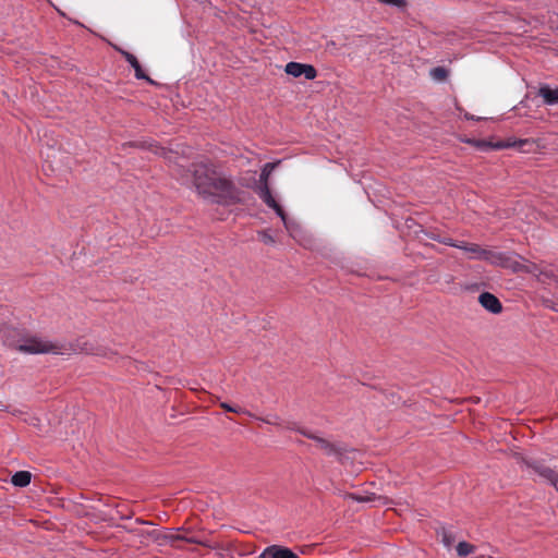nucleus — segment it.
I'll return each mask as SVG.
<instances>
[{"mask_svg": "<svg viewBox=\"0 0 558 558\" xmlns=\"http://www.w3.org/2000/svg\"><path fill=\"white\" fill-rule=\"evenodd\" d=\"M193 185L205 201L230 205L243 201L242 192L211 163H195L192 169Z\"/></svg>", "mask_w": 558, "mask_h": 558, "instance_id": "nucleus-1", "label": "nucleus"}, {"mask_svg": "<svg viewBox=\"0 0 558 558\" xmlns=\"http://www.w3.org/2000/svg\"><path fill=\"white\" fill-rule=\"evenodd\" d=\"M17 350L27 354H64L69 351L64 343L39 336L24 339Z\"/></svg>", "mask_w": 558, "mask_h": 558, "instance_id": "nucleus-2", "label": "nucleus"}, {"mask_svg": "<svg viewBox=\"0 0 558 558\" xmlns=\"http://www.w3.org/2000/svg\"><path fill=\"white\" fill-rule=\"evenodd\" d=\"M519 459L526 465L529 470L539 475L544 481L553 485L558 492V473L556 471L546 465L544 461L537 459L526 457H519Z\"/></svg>", "mask_w": 558, "mask_h": 558, "instance_id": "nucleus-3", "label": "nucleus"}, {"mask_svg": "<svg viewBox=\"0 0 558 558\" xmlns=\"http://www.w3.org/2000/svg\"><path fill=\"white\" fill-rule=\"evenodd\" d=\"M263 202L268 207L272 208L276 211V214L282 220L283 226L287 229V231L290 233L291 236L295 238L298 232H299V230H300L299 223L296 221H294V220L288 219V217H287L286 213L283 211L282 207L276 202V199L272 196L271 192L269 190H267L266 187L264 189V192H263Z\"/></svg>", "mask_w": 558, "mask_h": 558, "instance_id": "nucleus-4", "label": "nucleus"}, {"mask_svg": "<svg viewBox=\"0 0 558 558\" xmlns=\"http://www.w3.org/2000/svg\"><path fill=\"white\" fill-rule=\"evenodd\" d=\"M286 73L293 77L303 75L307 80H314L317 75V72L313 65L299 62H289L286 65Z\"/></svg>", "mask_w": 558, "mask_h": 558, "instance_id": "nucleus-5", "label": "nucleus"}, {"mask_svg": "<svg viewBox=\"0 0 558 558\" xmlns=\"http://www.w3.org/2000/svg\"><path fill=\"white\" fill-rule=\"evenodd\" d=\"M478 302L486 311L493 314H498L502 310L500 301L489 292L480 294Z\"/></svg>", "mask_w": 558, "mask_h": 558, "instance_id": "nucleus-6", "label": "nucleus"}, {"mask_svg": "<svg viewBox=\"0 0 558 558\" xmlns=\"http://www.w3.org/2000/svg\"><path fill=\"white\" fill-rule=\"evenodd\" d=\"M482 260H486V262L490 263L492 265H496V266H502V267H511L512 266V262L507 255H505L504 253H500V252H494V251H488V250H484Z\"/></svg>", "mask_w": 558, "mask_h": 558, "instance_id": "nucleus-7", "label": "nucleus"}, {"mask_svg": "<svg viewBox=\"0 0 558 558\" xmlns=\"http://www.w3.org/2000/svg\"><path fill=\"white\" fill-rule=\"evenodd\" d=\"M259 558H299L288 548L269 546L259 555Z\"/></svg>", "mask_w": 558, "mask_h": 558, "instance_id": "nucleus-8", "label": "nucleus"}, {"mask_svg": "<svg viewBox=\"0 0 558 558\" xmlns=\"http://www.w3.org/2000/svg\"><path fill=\"white\" fill-rule=\"evenodd\" d=\"M304 436L314 439L317 446L324 450L327 454H337L339 452L338 447L326 438L300 430Z\"/></svg>", "mask_w": 558, "mask_h": 558, "instance_id": "nucleus-9", "label": "nucleus"}, {"mask_svg": "<svg viewBox=\"0 0 558 558\" xmlns=\"http://www.w3.org/2000/svg\"><path fill=\"white\" fill-rule=\"evenodd\" d=\"M118 50L125 58V60L130 63V65L134 69L136 78L146 80V81L151 82V80L143 71L140 62L137 61V59L134 54H132L125 50H122V49H118Z\"/></svg>", "mask_w": 558, "mask_h": 558, "instance_id": "nucleus-10", "label": "nucleus"}, {"mask_svg": "<svg viewBox=\"0 0 558 558\" xmlns=\"http://www.w3.org/2000/svg\"><path fill=\"white\" fill-rule=\"evenodd\" d=\"M277 165H278L277 162H268L262 169V172L259 175L260 184L258 186V195L262 199H263L264 189L266 187L267 190L270 191L269 185H268V179H269L271 172L274 171V169L277 167Z\"/></svg>", "mask_w": 558, "mask_h": 558, "instance_id": "nucleus-11", "label": "nucleus"}, {"mask_svg": "<svg viewBox=\"0 0 558 558\" xmlns=\"http://www.w3.org/2000/svg\"><path fill=\"white\" fill-rule=\"evenodd\" d=\"M459 248L466 252L469 254V258L471 259H478L482 260L484 250L477 244L468 243L464 241H461V244L459 245Z\"/></svg>", "mask_w": 558, "mask_h": 558, "instance_id": "nucleus-12", "label": "nucleus"}, {"mask_svg": "<svg viewBox=\"0 0 558 558\" xmlns=\"http://www.w3.org/2000/svg\"><path fill=\"white\" fill-rule=\"evenodd\" d=\"M539 96L543 97L545 104L547 105H556L558 104V88H550L545 85L539 88Z\"/></svg>", "mask_w": 558, "mask_h": 558, "instance_id": "nucleus-13", "label": "nucleus"}, {"mask_svg": "<svg viewBox=\"0 0 558 558\" xmlns=\"http://www.w3.org/2000/svg\"><path fill=\"white\" fill-rule=\"evenodd\" d=\"M32 474L27 471H19L13 474L11 483L17 487H25L31 483Z\"/></svg>", "mask_w": 558, "mask_h": 558, "instance_id": "nucleus-14", "label": "nucleus"}, {"mask_svg": "<svg viewBox=\"0 0 558 558\" xmlns=\"http://www.w3.org/2000/svg\"><path fill=\"white\" fill-rule=\"evenodd\" d=\"M474 550H475V547L473 545H471L470 543H466L464 541L460 542L457 545V553L461 557L468 556L469 554L474 553Z\"/></svg>", "mask_w": 558, "mask_h": 558, "instance_id": "nucleus-15", "label": "nucleus"}, {"mask_svg": "<svg viewBox=\"0 0 558 558\" xmlns=\"http://www.w3.org/2000/svg\"><path fill=\"white\" fill-rule=\"evenodd\" d=\"M429 74L433 80L439 81V82L446 80L448 76L447 70L442 66H437V68L432 69Z\"/></svg>", "mask_w": 558, "mask_h": 558, "instance_id": "nucleus-16", "label": "nucleus"}, {"mask_svg": "<svg viewBox=\"0 0 558 558\" xmlns=\"http://www.w3.org/2000/svg\"><path fill=\"white\" fill-rule=\"evenodd\" d=\"M511 267L515 271L522 270V271L530 272V274H535V271H536V266L534 264H521L519 262H512Z\"/></svg>", "mask_w": 558, "mask_h": 558, "instance_id": "nucleus-17", "label": "nucleus"}, {"mask_svg": "<svg viewBox=\"0 0 558 558\" xmlns=\"http://www.w3.org/2000/svg\"><path fill=\"white\" fill-rule=\"evenodd\" d=\"M377 1L383 4L396 7L399 9L405 8V5H407V0H377Z\"/></svg>", "mask_w": 558, "mask_h": 558, "instance_id": "nucleus-18", "label": "nucleus"}, {"mask_svg": "<svg viewBox=\"0 0 558 558\" xmlns=\"http://www.w3.org/2000/svg\"><path fill=\"white\" fill-rule=\"evenodd\" d=\"M264 423L276 425L283 428H291L290 426H284L277 416H267L265 418H259Z\"/></svg>", "mask_w": 558, "mask_h": 558, "instance_id": "nucleus-19", "label": "nucleus"}, {"mask_svg": "<svg viewBox=\"0 0 558 558\" xmlns=\"http://www.w3.org/2000/svg\"><path fill=\"white\" fill-rule=\"evenodd\" d=\"M259 239L266 243V244H274L275 243V239L272 238V235L270 233H268L267 231H263V232H259Z\"/></svg>", "mask_w": 558, "mask_h": 558, "instance_id": "nucleus-20", "label": "nucleus"}, {"mask_svg": "<svg viewBox=\"0 0 558 558\" xmlns=\"http://www.w3.org/2000/svg\"><path fill=\"white\" fill-rule=\"evenodd\" d=\"M221 408H223L226 411L234 412V413H246V411L242 408L232 407L229 403H221Z\"/></svg>", "mask_w": 558, "mask_h": 558, "instance_id": "nucleus-21", "label": "nucleus"}, {"mask_svg": "<svg viewBox=\"0 0 558 558\" xmlns=\"http://www.w3.org/2000/svg\"><path fill=\"white\" fill-rule=\"evenodd\" d=\"M438 241L442 244H446V245H449L452 247H457V248H459V245L461 244V241H454L450 238L438 239Z\"/></svg>", "mask_w": 558, "mask_h": 558, "instance_id": "nucleus-22", "label": "nucleus"}, {"mask_svg": "<svg viewBox=\"0 0 558 558\" xmlns=\"http://www.w3.org/2000/svg\"><path fill=\"white\" fill-rule=\"evenodd\" d=\"M470 143L474 144L480 149H488L492 148L493 145L490 143H487L485 141H471Z\"/></svg>", "mask_w": 558, "mask_h": 558, "instance_id": "nucleus-23", "label": "nucleus"}, {"mask_svg": "<svg viewBox=\"0 0 558 558\" xmlns=\"http://www.w3.org/2000/svg\"><path fill=\"white\" fill-rule=\"evenodd\" d=\"M441 536H442V543L445 544V546L449 547L453 541L451 534L444 530L441 533Z\"/></svg>", "mask_w": 558, "mask_h": 558, "instance_id": "nucleus-24", "label": "nucleus"}, {"mask_svg": "<svg viewBox=\"0 0 558 558\" xmlns=\"http://www.w3.org/2000/svg\"><path fill=\"white\" fill-rule=\"evenodd\" d=\"M351 497H352L354 500L360 501V502H362V501H364V500H365L363 497H360V496L351 495Z\"/></svg>", "mask_w": 558, "mask_h": 558, "instance_id": "nucleus-25", "label": "nucleus"}, {"mask_svg": "<svg viewBox=\"0 0 558 558\" xmlns=\"http://www.w3.org/2000/svg\"><path fill=\"white\" fill-rule=\"evenodd\" d=\"M7 410V405L3 404L2 402H0V411H5Z\"/></svg>", "mask_w": 558, "mask_h": 558, "instance_id": "nucleus-26", "label": "nucleus"}]
</instances>
